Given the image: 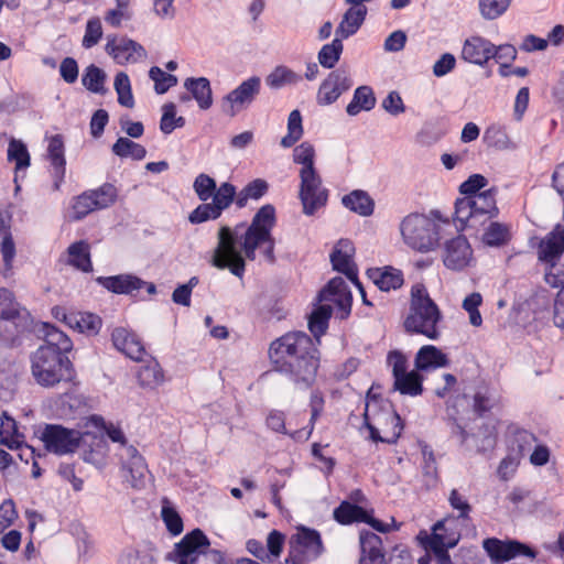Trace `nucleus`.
Returning a JSON list of instances; mask_svg holds the SVG:
<instances>
[{
	"mask_svg": "<svg viewBox=\"0 0 564 564\" xmlns=\"http://www.w3.org/2000/svg\"><path fill=\"white\" fill-rule=\"evenodd\" d=\"M64 321L70 328L77 329L87 336L97 335L102 326L101 318L89 312L64 314Z\"/></svg>",
	"mask_w": 564,
	"mask_h": 564,
	"instance_id": "nucleus-30",
	"label": "nucleus"
},
{
	"mask_svg": "<svg viewBox=\"0 0 564 564\" xmlns=\"http://www.w3.org/2000/svg\"><path fill=\"white\" fill-rule=\"evenodd\" d=\"M106 52L121 65L126 63H137L147 56L144 47L128 37H121L119 41H117L116 37L108 39Z\"/></svg>",
	"mask_w": 564,
	"mask_h": 564,
	"instance_id": "nucleus-18",
	"label": "nucleus"
},
{
	"mask_svg": "<svg viewBox=\"0 0 564 564\" xmlns=\"http://www.w3.org/2000/svg\"><path fill=\"white\" fill-rule=\"evenodd\" d=\"M163 370L155 360L140 367L138 371V380L142 387H155L163 381Z\"/></svg>",
	"mask_w": 564,
	"mask_h": 564,
	"instance_id": "nucleus-55",
	"label": "nucleus"
},
{
	"mask_svg": "<svg viewBox=\"0 0 564 564\" xmlns=\"http://www.w3.org/2000/svg\"><path fill=\"white\" fill-rule=\"evenodd\" d=\"M334 519L340 524H351L354 522L368 521V512L362 507L343 501L334 510Z\"/></svg>",
	"mask_w": 564,
	"mask_h": 564,
	"instance_id": "nucleus-38",
	"label": "nucleus"
},
{
	"mask_svg": "<svg viewBox=\"0 0 564 564\" xmlns=\"http://www.w3.org/2000/svg\"><path fill=\"white\" fill-rule=\"evenodd\" d=\"M441 319V311L430 297L426 288L421 283L414 284L411 289L409 314L403 324L406 333L436 340L440 337L437 324Z\"/></svg>",
	"mask_w": 564,
	"mask_h": 564,
	"instance_id": "nucleus-3",
	"label": "nucleus"
},
{
	"mask_svg": "<svg viewBox=\"0 0 564 564\" xmlns=\"http://www.w3.org/2000/svg\"><path fill=\"white\" fill-rule=\"evenodd\" d=\"M120 458L122 467L131 477L133 488L141 489L145 486L147 476L150 474L143 456L134 446H126V452H121Z\"/></svg>",
	"mask_w": 564,
	"mask_h": 564,
	"instance_id": "nucleus-20",
	"label": "nucleus"
},
{
	"mask_svg": "<svg viewBox=\"0 0 564 564\" xmlns=\"http://www.w3.org/2000/svg\"><path fill=\"white\" fill-rule=\"evenodd\" d=\"M367 13V7L348 8L344 13L340 23L335 30V35L346 40L356 34L364 24Z\"/></svg>",
	"mask_w": 564,
	"mask_h": 564,
	"instance_id": "nucleus-29",
	"label": "nucleus"
},
{
	"mask_svg": "<svg viewBox=\"0 0 564 564\" xmlns=\"http://www.w3.org/2000/svg\"><path fill=\"white\" fill-rule=\"evenodd\" d=\"M111 151L115 155L121 159L131 158L135 161H141L147 155V149L142 144L124 137L118 138V140L112 144Z\"/></svg>",
	"mask_w": 564,
	"mask_h": 564,
	"instance_id": "nucleus-43",
	"label": "nucleus"
},
{
	"mask_svg": "<svg viewBox=\"0 0 564 564\" xmlns=\"http://www.w3.org/2000/svg\"><path fill=\"white\" fill-rule=\"evenodd\" d=\"M303 135L302 115L295 109L288 118V133L281 139V145L285 149L293 147Z\"/></svg>",
	"mask_w": 564,
	"mask_h": 564,
	"instance_id": "nucleus-49",
	"label": "nucleus"
},
{
	"mask_svg": "<svg viewBox=\"0 0 564 564\" xmlns=\"http://www.w3.org/2000/svg\"><path fill=\"white\" fill-rule=\"evenodd\" d=\"M260 78L250 77L243 80L237 88L227 94L220 101L221 111L235 117L240 110L247 108L260 93Z\"/></svg>",
	"mask_w": 564,
	"mask_h": 564,
	"instance_id": "nucleus-14",
	"label": "nucleus"
},
{
	"mask_svg": "<svg viewBox=\"0 0 564 564\" xmlns=\"http://www.w3.org/2000/svg\"><path fill=\"white\" fill-rule=\"evenodd\" d=\"M96 282L115 294H133L145 284V281L132 274H118L111 276H98Z\"/></svg>",
	"mask_w": 564,
	"mask_h": 564,
	"instance_id": "nucleus-23",
	"label": "nucleus"
},
{
	"mask_svg": "<svg viewBox=\"0 0 564 564\" xmlns=\"http://www.w3.org/2000/svg\"><path fill=\"white\" fill-rule=\"evenodd\" d=\"M346 293H351L348 285L343 278L336 276L319 292L318 300L322 302L334 297H345Z\"/></svg>",
	"mask_w": 564,
	"mask_h": 564,
	"instance_id": "nucleus-59",
	"label": "nucleus"
},
{
	"mask_svg": "<svg viewBox=\"0 0 564 564\" xmlns=\"http://www.w3.org/2000/svg\"><path fill=\"white\" fill-rule=\"evenodd\" d=\"M564 252V227L556 225L541 241L539 258L545 262H553Z\"/></svg>",
	"mask_w": 564,
	"mask_h": 564,
	"instance_id": "nucleus-26",
	"label": "nucleus"
},
{
	"mask_svg": "<svg viewBox=\"0 0 564 564\" xmlns=\"http://www.w3.org/2000/svg\"><path fill=\"white\" fill-rule=\"evenodd\" d=\"M285 536L278 530H272L267 538L268 563L274 562L282 553Z\"/></svg>",
	"mask_w": 564,
	"mask_h": 564,
	"instance_id": "nucleus-61",
	"label": "nucleus"
},
{
	"mask_svg": "<svg viewBox=\"0 0 564 564\" xmlns=\"http://www.w3.org/2000/svg\"><path fill=\"white\" fill-rule=\"evenodd\" d=\"M245 223L234 228L221 226L218 230V242L212 258V265L217 269H228L234 275L241 279L245 274V259L239 250V243L243 240Z\"/></svg>",
	"mask_w": 564,
	"mask_h": 564,
	"instance_id": "nucleus-8",
	"label": "nucleus"
},
{
	"mask_svg": "<svg viewBox=\"0 0 564 564\" xmlns=\"http://www.w3.org/2000/svg\"><path fill=\"white\" fill-rule=\"evenodd\" d=\"M488 185V180L481 174H473L465 182H463L459 186L460 194L464 197H468L471 195H478Z\"/></svg>",
	"mask_w": 564,
	"mask_h": 564,
	"instance_id": "nucleus-64",
	"label": "nucleus"
},
{
	"mask_svg": "<svg viewBox=\"0 0 564 564\" xmlns=\"http://www.w3.org/2000/svg\"><path fill=\"white\" fill-rule=\"evenodd\" d=\"M33 330L30 312L15 301L10 290L0 288V341L14 345L21 335Z\"/></svg>",
	"mask_w": 564,
	"mask_h": 564,
	"instance_id": "nucleus-5",
	"label": "nucleus"
},
{
	"mask_svg": "<svg viewBox=\"0 0 564 564\" xmlns=\"http://www.w3.org/2000/svg\"><path fill=\"white\" fill-rule=\"evenodd\" d=\"M355 246L349 239H339L330 253L333 269L346 275L351 282H357L358 270L352 261Z\"/></svg>",
	"mask_w": 564,
	"mask_h": 564,
	"instance_id": "nucleus-17",
	"label": "nucleus"
},
{
	"mask_svg": "<svg viewBox=\"0 0 564 564\" xmlns=\"http://www.w3.org/2000/svg\"><path fill=\"white\" fill-rule=\"evenodd\" d=\"M394 390L401 394L416 397L423 392V376L415 369L394 379Z\"/></svg>",
	"mask_w": 564,
	"mask_h": 564,
	"instance_id": "nucleus-36",
	"label": "nucleus"
},
{
	"mask_svg": "<svg viewBox=\"0 0 564 564\" xmlns=\"http://www.w3.org/2000/svg\"><path fill=\"white\" fill-rule=\"evenodd\" d=\"M315 150L310 142H303L293 151L294 163L301 164L302 169L315 167L314 165Z\"/></svg>",
	"mask_w": 564,
	"mask_h": 564,
	"instance_id": "nucleus-62",
	"label": "nucleus"
},
{
	"mask_svg": "<svg viewBox=\"0 0 564 564\" xmlns=\"http://www.w3.org/2000/svg\"><path fill=\"white\" fill-rule=\"evenodd\" d=\"M161 516L171 534L178 535L183 531V520L181 516L166 499L163 500Z\"/></svg>",
	"mask_w": 564,
	"mask_h": 564,
	"instance_id": "nucleus-57",
	"label": "nucleus"
},
{
	"mask_svg": "<svg viewBox=\"0 0 564 564\" xmlns=\"http://www.w3.org/2000/svg\"><path fill=\"white\" fill-rule=\"evenodd\" d=\"M390 420H391V424H392V435L390 437H382L379 433V430L369 423L368 413H367V411L365 412V424L369 430L371 441H373L376 443L381 442V443H387V444H395L397 443V441L401 436L403 427H404L403 421H402L400 414L394 410L390 416Z\"/></svg>",
	"mask_w": 564,
	"mask_h": 564,
	"instance_id": "nucleus-44",
	"label": "nucleus"
},
{
	"mask_svg": "<svg viewBox=\"0 0 564 564\" xmlns=\"http://www.w3.org/2000/svg\"><path fill=\"white\" fill-rule=\"evenodd\" d=\"M80 447L83 448L84 462L96 466L104 464L108 453V444L102 434L89 431L82 433Z\"/></svg>",
	"mask_w": 564,
	"mask_h": 564,
	"instance_id": "nucleus-22",
	"label": "nucleus"
},
{
	"mask_svg": "<svg viewBox=\"0 0 564 564\" xmlns=\"http://www.w3.org/2000/svg\"><path fill=\"white\" fill-rule=\"evenodd\" d=\"M166 560L177 564H226L224 554L210 549L209 539L200 529L185 534L166 554Z\"/></svg>",
	"mask_w": 564,
	"mask_h": 564,
	"instance_id": "nucleus-6",
	"label": "nucleus"
},
{
	"mask_svg": "<svg viewBox=\"0 0 564 564\" xmlns=\"http://www.w3.org/2000/svg\"><path fill=\"white\" fill-rule=\"evenodd\" d=\"M302 76L286 66H276L265 78L267 85L273 89H279L285 85L297 84Z\"/></svg>",
	"mask_w": 564,
	"mask_h": 564,
	"instance_id": "nucleus-46",
	"label": "nucleus"
},
{
	"mask_svg": "<svg viewBox=\"0 0 564 564\" xmlns=\"http://www.w3.org/2000/svg\"><path fill=\"white\" fill-rule=\"evenodd\" d=\"M415 368L417 371L427 370L430 368L446 367L448 365L447 356L437 347L426 345L420 348L415 356Z\"/></svg>",
	"mask_w": 564,
	"mask_h": 564,
	"instance_id": "nucleus-32",
	"label": "nucleus"
},
{
	"mask_svg": "<svg viewBox=\"0 0 564 564\" xmlns=\"http://www.w3.org/2000/svg\"><path fill=\"white\" fill-rule=\"evenodd\" d=\"M102 36V26L98 18H93L87 21L85 35L83 39V46L90 48L95 46Z\"/></svg>",
	"mask_w": 564,
	"mask_h": 564,
	"instance_id": "nucleus-63",
	"label": "nucleus"
},
{
	"mask_svg": "<svg viewBox=\"0 0 564 564\" xmlns=\"http://www.w3.org/2000/svg\"><path fill=\"white\" fill-rule=\"evenodd\" d=\"M400 230L404 242L420 252L433 250L440 240L437 224L423 214L413 213L404 217Z\"/></svg>",
	"mask_w": 564,
	"mask_h": 564,
	"instance_id": "nucleus-9",
	"label": "nucleus"
},
{
	"mask_svg": "<svg viewBox=\"0 0 564 564\" xmlns=\"http://www.w3.org/2000/svg\"><path fill=\"white\" fill-rule=\"evenodd\" d=\"M511 239L510 228L506 224L489 221L482 234V242L489 247L506 246Z\"/></svg>",
	"mask_w": 564,
	"mask_h": 564,
	"instance_id": "nucleus-41",
	"label": "nucleus"
},
{
	"mask_svg": "<svg viewBox=\"0 0 564 564\" xmlns=\"http://www.w3.org/2000/svg\"><path fill=\"white\" fill-rule=\"evenodd\" d=\"M68 263L83 272L93 271V263L90 260L89 245L79 240L72 243L68 249Z\"/></svg>",
	"mask_w": 564,
	"mask_h": 564,
	"instance_id": "nucleus-40",
	"label": "nucleus"
},
{
	"mask_svg": "<svg viewBox=\"0 0 564 564\" xmlns=\"http://www.w3.org/2000/svg\"><path fill=\"white\" fill-rule=\"evenodd\" d=\"M359 542L361 550L360 560H368L371 562L384 560L382 541L378 534L368 530H362L359 534Z\"/></svg>",
	"mask_w": 564,
	"mask_h": 564,
	"instance_id": "nucleus-34",
	"label": "nucleus"
},
{
	"mask_svg": "<svg viewBox=\"0 0 564 564\" xmlns=\"http://www.w3.org/2000/svg\"><path fill=\"white\" fill-rule=\"evenodd\" d=\"M333 307L329 304L317 305L308 316V329L316 339V345L321 343V337L328 328V322L332 317Z\"/></svg>",
	"mask_w": 564,
	"mask_h": 564,
	"instance_id": "nucleus-35",
	"label": "nucleus"
},
{
	"mask_svg": "<svg viewBox=\"0 0 564 564\" xmlns=\"http://www.w3.org/2000/svg\"><path fill=\"white\" fill-rule=\"evenodd\" d=\"M275 208L271 204L263 205L254 214L251 224L246 228L250 235L263 240L271 239V230L275 226Z\"/></svg>",
	"mask_w": 564,
	"mask_h": 564,
	"instance_id": "nucleus-24",
	"label": "nucleus"
},
{
	"mask_svg": "<svg viewBox=\"0 0 564 564\" xmlns=\"http://www.w3.org/2000/svg\"><path fill=\"white\" fill-rule=\"evenodd\" d=\"M96 209L97 208L89 191H86L75 198L73 204V218L75 220H80Z\"/></svg>",
	"mask_w": 564,
	"mask_h": 564,
	"instance_id": "nucleus-60",
	"label": "nucleus"
},
{
	"mask_svg": "<svg viewBox=\"0 0 564 564\" xmlns=\"http://www.w3.org/2000/svg\"><path fill=\"white\" fill-rule=\"evenodd\" d=\"M184 87L196 100L202 110H207L213 105V90L210 82L206 77H188L184 82Z\"/></svg>",
	"mask_w": 564,
	"mask_h": 564,
	"instance_id": "nucleus-31",
	"label": "nucleus"
},
{
	"mask_svg": "<svg viewBox=\"0 0 564 564\" xmlns=\"http://www.w3.org/2000/svg\"><path fill=\"white\" fill-rule=\"evenodd\" d=\"M354 85L349 72L339 67L332 70L319 85L316 101L319 106L334 104L344 93L348 91Z\"/></svg>",
	"mask_w": 564,
	"mask_h": 564,
	"instance_id": "nucleus-15",
	"label": "nucleus"
},
{
	"mask_svg": "<svg viewBox=\"0 0 564 564\" xmlns=\"http://www.w3.org/2000/svg\"><path fill=\"white\" fill-rule=\"evenodd\" d=\"M492 43L481 36H473L465 41L462 56L465 61L485 65L491 58Z\"/></svg>",
	"mask_w": 564,
	"mask_h": 564,
	"instance_id": "nucleus-25",
	"label": "nucleus"
},
{
	"mask_svg": "<svg viewBox=\"0 0 564 564\" xmlns=\"http://www.w3.org/2000/svg\"><path fill=\"white\" fill-rule=\"evenodd\" d=\"M97 209H105L113 205L118 198V189L111 183H104L96 189L89 191Z\"/></svg>",
	"mask_w": 564,
	"mask_h": 564,
	"instance_id": "nucleus-52",
	"label": "nucleus"
},
{
	"mask_svg": "<svg viewBox=\"0 0 564 564\" xmlns=\"http://www.w3.org/2000/svg\"><path fill=\"white\" fill-rule=\"evenodd\" d=\"M511 2L512 0H479L480 15L488 21L496 20L507 12Z\"/></svg>",
	"mask_w": 564,
	"mask_h": 564,
	"instance_id": "nucleus-54",
	"label": "nucleus"
},
{
	"mask_svg": "<svg viewBox=\"0 0 564 564\" xmlns=\"http://www.w3.org/2000/svg\"><path fill=\"white\" fill-rule=\"evenodd\" d=\"M482 140L489 148L496 149H505L509 143L506 129L498 124L489 126L484 132Z\"/></svg>",
	"mask_w": 564,
	"mask_h": 564,
	"instance_id": "nucleus-58",
	"label": "nucleus"
},
{
	"mask_svg": "<svg viewBox=\"0 0 564 564\" xmlns=\"http://www.w3.org/2000/svg\"><path fill=\"white\" fill-rule=\"evenodd\" d=\"M86 426H93L98 431H105L107 436L113 442L119 443L122 447V452H126V446H130L127 438L119 426L112 423L107 424L102 416L94 414L88 417Z\"/></svg>",
	"mask_w": 564,
	"mask_h": 564,
	"instance_id": "nucleus-45",
	"label": "nucleus"
},
{
	"mask_svg": "<svg viewBox=\"0 0 564 564\" xmlns=\"http://www.w3.org/2000/svg\"><path fill=\"white\" fill-rule=\"evenodd\" d=\"M32 375L42 387H53L61 381H72L75 370L67 355L51 348L39 347L32 355Z\"/></svg>",
	"mask_w": 564,
	"mask_h": 564,
	"instance_id": "nucleus-7",
	"label": "nucleus"
},
{
	"mask_svg": "<svg viewBox=\"0 0 564 564\" xmlns=\"http://www.w3.org/2000/svg\"><path fill=\"white\" fill-rule=\"evenodd\" d=\"M482 547L494 564H502L517 556L536 557V552L531 546L518 540L487 538L482 541Z\"/></svg>",
	"mask_w": 564,
	"mask_h": 564,
	"instance_id": "nucleus-13",
	"label": "nucleus"
},
{
	"mask_svg": "<svg viewBox=\"0 0 564 564\" xmlns=\"http://www.w3.org/2000/svg\"><path fill=\"white\" fill-rule=\"evenodd\" d=\"M105 80V72L94 64L86 67L82 77V83L88 90L101 95L106 93Z\"/></svg>",
	"mask_w": 564,
	"mask_h": 564,
	"instance_id": "nucleus-50",
	"label": "nucleus"
},
{
	"mask_svg": "<svg viewBox=\"0 0 564 564\" xmlns=\"http://www.w3.org/2000/svg\"><path fill=\"white\" fill-rule=\"evenodd\" d=\"M310 406H311V419H310L308 430L306 432H304V430H297V431H294L293 433L289 434L295 441H299L302 438L304 441H306L311 436V434L314 430V424H315L317 417L321 415V413L323 411V406H324V399L319 392H317V391L312 392L311 400H310Z\"/></svg>",
	"mask_w": 564,
	"mask_h": 564,
	"instance_id": "nucleus-47",
	"label": "nucleus"
},
{
	"mask_svg": "<svg viewBox=\"0 0 564 564\" xmlns=\"http://www.w3.org/2000/svg\"><path fill=\"white\" fill-rule=\"evenodd\" d=\"M499 403L496 393L488 387L479 388L474 395L473 409L479 416L486 415Z\"/></svg>",
	"mask_w": 564,
	"mask_h": 564,
	"instance_id": "nucleus-48",
	"label": "nucleus"
},
{
	"mask_svg": "<svg viewBox=\"0 0 564 564\" xmlns=\"http://www.w3.org/2000/svg\"><path fill=\"white\" fill-rule=\"evenodd\" d=\"M269 358L275 371L285 375L301 389H308L315 382L321 354L306 333L290 332L273 340Z\"/></svg>",
	"mask_w": 564,
	"mask_h": 564,
	"instance_id": "nucleus-1",
	"label": "nucleus"
},
{
	"mask_svg": "<svg viewBox=\"0 0 564 564\" xmlns=\"http://www.w3.org/2000/svg\"><path fill=\"white\" fill-rule=\"evenodd\" d=\"M269 184L263 178H256L249 182L239 193L236 192L234 203L241 209L247 206L250 199L258 200L267 194Z\"/></svg>",
	"mask_w": 564,
	"mask_h": 564,
	"instance_id": "nucleus-39",
	"label": "nucleus"
},
{
	"mask_svg": "<svg viewBox=\"0 0 564 564\" xmlns=\"http://www.w3.org/2000/svg\"><path fill=\"white\" fill-rule=\"evenodd\" d=\"M193 189L203 204L198 205L188 216L191 224H202L218 219L234 204L236 186L224 182L219 186L208 174H198L193 182Z\"/></svg>",
	"mask_w": 564,
	"mask_h": 564,
	"instance_id": "nucleus-2",
	"label": "nucleus"
},
{
	"mask_svg": "<svg viewBox=\"0 0 564 564\" xmlns=\"http://www.w3.org/2000/svg\"><path fill=\"white\" fill-rule=\"evenodd\" d=\"M341 204L349 210L367 217L373 214L375 202L370 195L362 189H355L341 198Z\"/></svg>",
	"mask_w": 564,
	"mask_h": 564,
	"instance_id": "nucleus-33",
	"label": "nucleus"
},
{
	"mask_svg": "<svg viewBox=\"0 0 564 564\" xmlns=\"http://www.w3.org/2000/svg\"><path fill=\"white\" fill-rule=\"evenodd\" d=\"M375 106L376 97L372 88L369 86H359L356 88L346 111L349 116H357L361 110L370 111Z\"/></svg>",
	"mask_w": 564,
	"mask_h": 564,
	"instance_id": "nucleus-37",
	"label": "nucleus"
},
{
	"mask_svg": "<svg viewBox=\"0 0 564 564\" xmlns=\"http://www.w3.org/2000/svg\"><path fill=\"white\" fill-rule=\"evenodd\" d=\"M498 189L491 187L478 195L457 198L455 202V226L458 230H478L499 215L496 195Z\"/></svg>",
	"mask_w": 564,
	"mask_h": 564,
	"instance_id": "nucleus-4",
	"label": "nucleus"
},
{
	"mask_svg": "<svg viewBox=\"0 0 564 564\" xmlns=\"http://www.w3.org/2000/svg\"><path fill=\"white\" fill-rule=\"evenodd\" d=\"M82 432L61 424H46L41 433L45 449L56 455L74 453L80 447Z\"/></svg>",
	"mask_w": 564,
	"mask_h": 564,
	"instance_id": "nucleus-12",
	"label": "nucleus"
},
{
	"mask_svg": "<svg viewBox=\"0 0 564 564\" xmlns=\"http://www.w3.org/2000/svg\"><path fill=\"white\" fill-rule=\"evenodd\" d=\"M149 77L154 82V90L159 95L165 94L171 87L177 84L176 76L163 72L158 66L150 68Z\"/></svg>",
	"mask_w": 564,
	"mask_h": 564,
	"instance_id": "nucleus-56",
	"label": "nucleus"
},
{
	"mask_svg": "<svg viewBox=\"0 0 564 564\" xmlns=\"http://www.w3.org/2000/svg\"><path fill=\"white\" fill-rule=\"evenodd\" d=\"M30 160L26 145L20 140L12 139L8 145V161L15 163V171L29 167Z\"/></svg>",
	"mask_w": 564,
	"mask_h": 564,
	"instance_id": "nucleus-53",
	"label": "nucleus"
},
{
	"mask_svg": "<svg viewBox=\"0 0 564 564\" xmlns=\"http://www.w3.org/2000/svg\"><path fill=\"white\" fill-rule=\"evenodd\" d=\"M111 341L118 351L132 360L141 361L145 355V348L139 336L124 327L113 328Z\"/></svg>",
	"mask_w": 564,
	"mask_h": 564,
	"instance_id": "nucleus-19",
	"label": "nucleus"
},
{
	"mask_svg": "<svg viewBox=\"0 0 564 564\" xmlns=\"http://www.w3.org/2000/svg\"><path fill=\"white\" fill-rule=\"evenodd\" d=\"M368 276L380 291L384 292L397 290L404 282L402 271L393 267L369 269Z\"/></svg>",
	"mask_w": 564,
	"mask_h": 564,
	"instance_id": "nucleus-28",
	"label": "nucleus"
},
{
	"mask_svg": "<svg viewBox=\"0 0 564 564\" xmlns=\"http://www.w3.org/2000/svg\"><path fill=\"white\" fill-rule=\"evenodd\" d=\"M37 332L44 339V344L41 347L51 348L59 355H67L73 349L72 339L54 325L42 323Z\"/></svg>",
	"mask_w": 564,
	"mask_h": 564,
	"instance_id": "nucleus-27",
	"label": "nucleus"
},
{
	"mask_svg": "<svg viewBox=\"0 0 564 564\" xmlns=\"http://www.w3.org/2000/svg\"><path fill=\"white\" fill-rule=\"evenodd\" d=\"M47 159L52 167L53 189L58 191L66 172L64 139L61 134L52 135L47 145Z\"/></svg>",
	"mask_w": 564,
	"mask_h": 564,
	"instance_id": "nucleus-21",
	"label": "nucleus"
},
{
	"mask_svg": "<svg viewBox=\"0 0 564 564\" xmlns=\"http://www.w3.org/2000/svg\"><path fill=\"white\" fill-rule=\"evenodd\" d=\"M444 265L453 271H462L473 260V249L465 236L458 235L444 243L442 254Z\"/></svg>",
	"mask_w": 564,
	"mask_h": 564,
	"instance_id": "nucleus-16",
	"label": "nucleus"
},
{
	"mask_svg": "<svg viewBox=\"0 0 564 564\" xmlns=\"http://www.w3.org/2000/svg\"><path fill=\"white\" fill-rule=\"evenodd\" d=\"M324 552L321 533L311 528L301 527L290 541L286 564H306Z\"/></svg>",
	"mask_w": 564,
	"mask_h": 564,
	"instance_id": "nucleus-10",
	"label": "nucleus"
},
{
	"mask_svg": "<svg viewBox=\"0 0 564 564\" xmlns=\"http://www.w3.org/2000/svg\"><path fill=\"white\" fill-rule=\"evenodd\" d=\"M300 178L299 198L303 206V214L313 216L319 208L326 206L328 189L322 186V177L315 167L301 169Z\"/></svg>",
	"mask_w": 564,
	"mask_h": 564,
	"instance_id": "nucleus-11",
	"label": "nucleus"
},
{
	"mask_svg": "<svg viewBox=\"0 0 564 564\" xmlns=\"http://www.w3.org/2000/svg\"><path fill=\"white\" fill-rule=\"evenodd\" d=\"M343 37L335 35V39L328 43L324 44L318 54L317 59L321 66L327 69H333L344 51Z\"/></svg>",
	"mask_w": 564,
	"mask_h": 564,
	"instance_id": "nucleus-42",
	"label": "nucleus"
},
{
	"mask_svg": "<svg viewBox=\"0 0 564 564\" xmlns=\"http://www.w3.org/2000/svg\"><path fill=\"white\" fill-rule=\"evenodd\" d=\"M445 530L443 521H438L433 527L432 534L425 542V547L433 552V554L454 547L457 543V539L446 540L444 534L441 532Z\"/></svg>",
	"mask_w": 564,
	"mask_h": 564,
	"instance_id": "nucleus-51",
	"label": "nucleus"
}]
</instances>
